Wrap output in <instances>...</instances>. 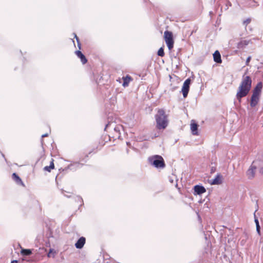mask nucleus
Wrapping results in <instances>:
<instances>
[{
	"label": "nucleus",
	"mask_w": 263,
	"mask_h": 263,
	"mask_svg": "<svg viewBox=\"0 0 263 263\" xmlns=\"http://www.w3.org/2000/svg\"><path fill=\"white\" fill-rule=\"evenodd\" d=\"M167 115L163 109H159L157 114L155 116L157 127L159 129H165L168 125V120Z\"/></svg>",
	"instance_id": "f03ea898"
},
{
	"label": "nucleus",
	"mask_w": 263,
	"mask_h": 263,
	"mask_svg": "<svg viewBox=\"0 0 263 263\" xmlns=\"http://www.w3.org/2000/svg\"><path fill=\"white\" fill-rule=\"evenodd\" d=\"M250 41L247 40H241L237 43V47L238 49H242L245 48L249 43Z\"/></svg>",
	"instance_id": "9b49d317"
},
{
	"label": "nucleus",
	"mask_w": 263,
	"mask_h": 263,
	"mask_svg": "<svg viewBox=\"0 0 263 263\" xmlns=\"http://www.w3.org/2000/svg\"><path fill=\"white\" fill-rule=\"evenodd\" d=\"M251 22V20L250 18H248L246 20H245L244 22H243V24L246 25H248V24H249Z\"/></svg>",
	"instance_id": "393cba45"
},
{
	"label": "nucleus",
	"mask_w": 263,
	"mask_h": 263,
	"mask_svg": "<svg viewBox=\"0 0 263 263\" xmlns=\"http://www.w3.org/2000/svg\"><path fill=\"white\" fill-rule=\"evenodd\" d=\"M131 80V79L129 77L127 76L125 78H123V86L124 87H126L128 85V84Z\"/></svg>",
	"instance_id": "6ab92c4d"
},
{
	"label": "nucleus",
	"mask_w": 263,
	"mask_h": 263,
	"mask_svg": "<svg viewBox=\"0 0 263 263\" xmlns=\"http://www.w3.org/2000/svg\"><path fill=\"white\" fill-rule=\"evenodd\" d=\"M74 37H75V38L76 39L77 41V42H78V47H79V49H80V48H81V47H80V45H81V44H80V42H79V38L78 37V36H77V35H76V34H74Z\"/></svg>",
	"instance_id": "5701e85b"
},
{
	"label": "nucleus",
	"mask_w": 263,
	"mask_h": 263,
	"mask_svg": "<svg viewBox=\"0 0 263 263\" xmlns=\"http://www.w3.org/2000/svg\"><path fill=\"white\" fill-rule=\"evenodd\" d=\"M76 55L81 59L82 63L84 64L87 62V59L84 55L79 50L76 51Z\"/></svg>",
	"instance_id": "ddd939ff"
},
{
	"label": "nucleus",
	"mask_w": 263,
	"mask_h": 263,
	"mask_svg": "<svg viewBox=\"0 0 263 263\" xmlns=\"http://www.w3.org/2000/svg\"><path fill=\"white\" fill-rule=\"evenodd\" d=\"M260 173L263 175V167L260 168Z\"/></svg>",
	"instance_id": "cd10ccee"
},
{
	"label": "nucleus",
	"mask_w": 263,
	"mask_h": 263,
	"mask_svg": "<svg viewBox=\"0 0 263 263\" xmlns=\"http://www.w3.org/2000/svg\"><path fill=\"white\" fill-rule=\"evenodd\" d=\"M54 168V163L53 160L50 162L49 166H46L44 167V170L46 171L50 172L52 169Z\"/></svg>",
	"instance_id": "aec40b11"
},
{
	"label": "nucleus",
	"mask_w": 263,
	"mask_h": 263,
	"mask_svg": "<svg viewBox=\"0 0 263 263\" xmlns=\"http://www.w3.org/2000/svg\"><path fill=\"white\" fill-rule=\"evenodd\" d=\"M11 263H17V261L14 260L12 261Z\"/></svg>",
	"instance_id": "c85d7f7f"
},
{
	"label": "nucleus",
	"mask_w": 263,
	"mask_h": 263,
	"mask_svg": "<svg viewBox=\"0 0 263 263\" xmlns=\"http://www.w3.org/2000/svg\"><path fill=\"white\" fill-rule=\"evenodd\" d=\"M194 194L201 195L206 192L205 189L201 185H196L194 187Z\"/></svg>",
	"instance_id": "6e6552de"
},
{
	"label": "nucleus",
	"mask_w": 263,
	"mask_h": 263,
	"mask_svg": "<svg viewBox=\"0 0 263 263\" xmlns=\"http://www.w3.org/2000/svg\"><path fill=\"white\" fill-rule=\"evenodd\" d=\"M164 37L168 49L171 50L174 47V43L172 33L168 31H165L164 33Z\"/></svg>",
	"instance_id": "20e7f679"
},
{
	"label": "nucleus",
	"mask_w": 263,
	"mask_h": 263,
	"mask_svg": "<svg viewBox=\"0 0 263 263\" xmlns=\"http://www.w3.org/2000/svg\"><path fill=\"white\" fill-rule=\"evenodd\" d=\"M12 178L17 184H21L22 185L24 186V184L22 181L21 179L18 175H16V173H13L12 174Z\"/></svg>",
	"instance_id": "2eb2a0df"
},
{
	"label": "nucleus",
	"mask_w": 263,
	"mask_h": 263,
	"mask_svg": "<svg viewBox=\"0 0 263 263\" xmlns=\"http://www.w3.org/2000/svg\"><path fill=\"white\" fill-rule=\"evenodd\" d=\"M254 221L256 224V231H257L258 233L260 234V226L259 224V221L257 219V218L256 217L255 212L254 213Z\"/></svg>",
	"instance_id": "f3484780"
},
{
	"label": "nucleus",
	"mask_w": 263,
	"mask_h": 263,
	"mask_svg": "<svg viewBox=\"0 0 263 263\" xmlns=\"http://www.w3.org/2000/svg\"><path fill=\"white\" fill-rule=\"evenodd\" d=\"M214 60L217 63H221V55L218 51H216L213 54Z\"/></svg>",
	"instance_id": "4468645a"
},
{
	"label": "nucleus",
	"mask_w": 263,
	"mask_h": 263,
	"mask_svg": "<svg viewBox=\"0 0 263 263\" xmlns=\"http://www.w3.org/2000/svg\"><path fill=\"white\" fill-rule=\"evenodd\" d=\"M190 126L192 134L193 135H198V124L194 120H192Z\"/></svg>",
	"instance_id": "1a4fd4ad"
},
{
	"label": "nucleus",
	"mask_w": 263,
	"mask_h": 263,
	"mask_svg": "<svg viewBox=\"0 0 263 263\" xmlns=\"http://www.w3.org/2000/svg\"><path fill=\"white\" fill-rule=\"evenodd\" d=\"M47 136H48V134H44V135H43L42 136V138H44V137H47Z\"/></svg>",
	"instance_id": "bb28decb"
},
{
	"label": "nucleus",
	"mask_w": 263,
	"mask_h": 263,
	"mask_svg": "<svg viewBox=\"0 0 263 263\" xmlns=\"http://www.w3.org/2000/svg\"><path fill=\"white\" fill-rule=\"evenodd\" d=\"M21 253V254L23 255L28 256L31 254L32 252H31V250H30V249H22Z\"/></svg>",
	"instance_id": "a211bd4d"
},
{
	"label": "nucleus",
	"mask_w": 263,
	"mask_h": 263,
	"mask_svg": "<svg viewBox=\"0 0 263 263\" xmlns=\"http://www.w3.org/2000/svg\"><path fill=\"white\" fill-rule=\"evenodd\" d=\"M120 126H117L116 127H115L114 128V130L115 131H116V132L118 133L120 132Z\"/></svg>",
	"instance_id": "a878e982"
},
{
	"label": "nucleus",
	"mask_w": 263,
	"mask_h": 263,
	"mask_svg": "<svg viewBox=\"0 0 263 263\" xmlns=\"http://www.w3.org/2000/svg\"><path fill=\"white\" fill-rule=\"evenodd\" d=\"M221 183L220 176L217 175L213 180H211V184L213 185L219 184Z\"/></svg>",
	"instance_id": "dca6fc26"
},
{
	"label": "nucleus",
	"mask_w": 263,
	"mask_h": 263,
	"mask_svg": "<svg viewBox=\"0 0 263 263\" xmlns=\"http://www.w3.org/2000/svg\"><path fill=\"white\" fill-rule=\"evenodd\" d=\"M158 55L160 57H163L164 55V50L162 47H161L158 51Z\"/></svg>",
	"instance_id": "412c9836"
},
{
	"label": "nucleus",
	"mask_w": 263,
	"mask_h": 263,
	"mask_svg": "<svg viewBox=\"0 0 263 263\" xmlns=\"http://www.w3.org/2000/svg\"><path fill=\"white\" fill-rule=\"evenodd\" d=\"M251 86L252 80L251 77L244 74L242 76L241 81L238 87L236 95V98L239 104H240L241 99L248 95L251 90Z\"/></svg>",
	"instance_id": "f257e3e1"
},
{
	"label": "nucleus",
	"mask_w": 263,
	"mask_h": 263,
	"mask_svg": "<svg viewBox=\"0 0 263 263\" xmlns=\"http://www.w3.org/2000/svg\"><path fill=\"white\" fill-rule=\"evenodd\" d=\"M251 59V57L249 56L248 57V58L246 60V65H249V62H250V60Z\"/></svg>",
	"instance_id": "b1692460"
},
{
	"label": "nucleus",
	"mask_w": 263,
	"mask_h": 263,
	"mask_svg": "<svg viewBox=\"0 0 263 263\" xmlns=\"http://www.w3.org/2000/svg\"><path fill=\"white\" fill-rule=\"evenodd\" d=\"M149 163L157 168H163L165 163L163 158L159 155H154L148 158Z\"/></svg>",
	"instance_id": "7ed1b4c3"
},
{
	"label": "nucleus",
	"mask_w": 263,
	"mask_h": 263,
	"mask_svg": "<svg viewBox=\"0 0 263 263\" xmlns=\"http://www.w3.org/2000/svg\"><path fill=\"white\" fill-rule=\"evenodd\" d=\"M262 87V82H260L258 83L257 85L254 88V89L253 91L252 96L259 97L261 91Z\"/></svg>",
	"instance_id": "0eeeda50"
},
{
	"label": "nucleus",
	"mask_w": 263,
	"mask_h": 263,
	"mask_svg": "<svg viewBox=\"0 0 263 263\" xmlns=\"http://www.w3.org/2000/svg\"><path fill=\"white\" fill-rule=\"evenodd\" d=\"M190 84H191V79L189 78L186 79L183 83L181 91H182L183 96L184 98L186 97V96L188 94L189 89H190Z\"/></svg>",
	"instance_id": "39448f33"
},
{
	"label": "nucleus",
	"mask_w": 263,
	"mask_h": 263,
	"mask_svg": "<svg viewBox=\"0 0 263 263\" xmlns=\"http://www.w3.org/2000/svg\"><path fill=\"white\" fill-rule=\"evenodd\" d=\"M55 253V252L53 251V249H50V250H49V253H48V254H47V256H48V257H51V254H52V253L54 254Z\"/></svg>",
	"instance_id": "4be33fe9"
},
{
	"label": "nucleus",
	"mask_w": 263,
	"mask_h": 263,
	"mask_svg": "<svg viewBox=\"0 0 263 263\" xmlns=\"http://www.w3.org/2000/svg\"><path fill=\"white\" fill-rule=\"evenodd\" d=\"M254 163L255 162H253L247 172V175L248 176V178L250 179L253 178L255 176L256 166L254 165Z\"/></svg>",
	"instance_id": "423d86ee"
},
{
	"label": "nucleus",
	"mask_w": 263,
	"mask_h": 263,
	"mask_svg": "<svg viewBox=\"0 0 263 263\" xmlns=\"http://www.w3.org/2000/svg\"><path fill=\"white\" fill-rule=\"evenodd\" d=\"M259 99V97L252 96L250 102V105L251 107L255 106L257 104Z\"/></svg>",
	"instance_id": "f8f14e48"
},
{
	"label": "nucleus",
	"mask_w": 263,
	"mask_h": 263,
	"mask_svg": "<svg viewBox=\"0 0 263 263\" xmlns=\"http://www.w3.org/2000/svg\"><path fill=\"white\" fill-rule=\"evenodd\" d=\"M85 243V238L84 237H81L79 239L75 244V246L77 249H81L84 246Z\"/></svg>",
	"instance_id": "9d476101"
}]
</instances>
